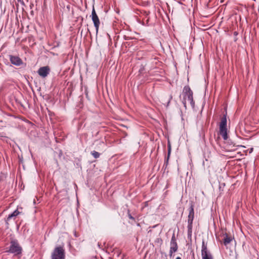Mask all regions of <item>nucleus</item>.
I'll use <instances>...</instances> for the list:
<instances>
[{"instance_id":"nucleus-1","label":"nucleus","mask_w":259,"mask_h":259,"mask_svg":"<svg viewBox=\"0 0 259 259\" xmlns=\"http://www.w3.org/2000/svg\"><path fill=\"white\" fill-rule=\"evenodd\" d=\"M184 98L183 104L185 107L186 106L187 102H188L192 107L194 106V101L193 98V92L189 86H185L183 90Z\"/></svg>"},{"instance_id":"nucleus-2","label":"nucleus","mask_w":259,"mask_h":259,"mask_svg":"<svg viewBox=\"0 0 259 259\" xmlns=\"http://www.w3.org/2000/svg\"><path fill=\"white\" fill-rule=\"evenodd\" d=\"M51 259H65V251L63 246H56L51 254Z\"/></svg>"},{"instance_id":"nucleus-3","label":"nucleus","mask_w":259,"mask_h":259,"mask_svg":"<svg viewBox=\"0 0 259 259\" xmlns=\"http://www.w3.org/2000/svg\"><path fill=\"white\" fill-rule=\"evenodd\" d=\"M21 251L22 248L19 245L17 241H11L8 252L12 253H14L15 254H19L21 253Z\"/></svg>"},{"instance_id":"nucleus-4","label":"nucleus","mask_w":259,"mask_h":259,"mask_svg":"<svg viewBox=\"0 0 259 259\" xmlns=\"http://www.w3.org/2000/svg\"><path fill=\"white\" fill-rule=\"evenodd\" d=\"M201 256L202 259H213L211 254L207 250V246L203 241L202 243Z\"/></svg>"},{"instance_id":"nucleus-5","label":"nucleus","mask_w":259,"mask_h":259,"mask_svg":"<svg viewBox=\"0 0 259 259\" xmlns=\"http://www.w3.org/2000/svg\"><path fill=\"white\" fill-rule=\"evenodd\" d=\"M92 20L94 23V26L95 27L96 33H98L99 31V28L100 24V21L97 16L94 8H93L92 12Z\"/></svg>"},{"instance_id":"nucleus-6","label":"nucleus","mask_w":259,"mask_h":259,"mask_svg":"<svg viewBox=\"0 0 259 259\" xmlns=\"http://www.w3.org/2000/svg\"><path fill=\"white\" fill-rule=\"evenodd\" d=\"M9 59L11 63L17 66H21L23 63L22 60L17 56L9 55Z\"/></svg>"},{"instance_id":"nucleus-7","label":"nucleus","mask_w":259,"mask_h":259,"mask_svg":"<svg viewBox=\"0 0 259 259\" xmlns=\"http://www.w3.org/2000/svg\"><path fill=\"white\" fill-rule=\"evenodd\" d=\"M50 72V67L48 66L40 67L37 73L40 76L43 78L46 77Z\"/></svg>"},{"instance_id":"nucleus-8","label":"nucleus","mask_w":259,"mask_h":259,"mask_svg":"<svg viewBox=\"0 0 259 259\" xmlns=\"http://www.w3.org/2000/svg\"><path fill=\"white\" fill-rule=\"evenodd\" d=\"M194 218V206L192 204H191L190 207L189 208V215L188 217V225L190 226V228L191 226H193V221Z\"/></svg>"},{"instance_id":"nucleus-9","label":"nucleus","mask_w":259,"mask_h":259,"mask_svg":"<svg viewBox=\"0 0 259 259\" xmlns=\"http://www.w3.org/2000/svg\"><path fill=\"white\" fill-rule=\"evenodd\" d=\"M170 249H172L174 251H177L178 249V245L177 242V239L174 233L172 234L170 242Z\"/></svg>"},{"instance_id":"nucleus-10","label":"nucleus","mask_w":259,"mask_h":259,"mask_svg":"<svg viewBox=\"0 0 259 259\" xmlns=\"http://www.w3.org/2000/svg\"><path fill=\"white\" fill-rule=\"evenodd\" d=\"M223 244L225 246H227L232 241V237L230 236H229L227 233L223 234Z\"/></svg>"},{"instance_id":"nucleus-11","label":"nucleus","mask_w":259,"mask_h":259,"mask_svg":"<svg viewBox=\"0 0 259 259\" xmlns=\"http://www.w3.org/2000/svg\"><path fill=\"white\" fill-rule=\"evenodd\" d=\"M220 134L224 140H227L228 137L227 127H220Z\"/></svg>"},{"instance_id":"nucleus-12","label":"nucleus","mask_w":259,"mask_h":259,"mask_svg":"<svg viewBox=\"0 0 259 259\" xmlns=\"http://www.w3.org/2000/svg\"><path fill=\"white\" fill-rule=\"evenodd\" d=\"M227 118L226 116L224 115L221 118V122L220 124V127H227Z\"/></svg>"},{"instance_id":"nucleus-13","label":"nucleus","mask_w":259,"mask_h":259,"mask_svg":"<svg viewBox=\"0 0 259 259\" xmlns=\"http://www.w3.org/2000/svg\"><path fill=\"white\" fill-rule=\"evenodd\" d=\"M19 214V211L18 210H15L14 211H13L11 214H9L7 219V222L9 221L11 219H12L14 217H17Z\"/></svg>"},{"instance_id":"nucleus-14","label":"nucleus","mask_w":259,"mask_h":259,"mask_svg":"<svg viewBox=\"0 0 259 259\" xmlns=\"http://www.w3.org/2000/svg\"><path fill=\"white\" fill-rule=\"evenodd\" d=\"M91 154L93 155V156L95 158H98L100 157V154L96 151H93L91 152Z\"/></svg>"},{"instance_id":"nucleus-15","label":"nucleus","mask_w":259,"mask_h":259,"mask_svg":"<svg viewBox=\"0 0 259 259\" xmlns=\"http://www.w3.org/2000/svg\"><path fill=\"white\" fill-rule=\"evenodd\" d=\"M192 227L193 226H191L190 228V226L188 225V237H191L192 233Z\"/></svg>"},{"instance_id":"nucleus-16","label":"nucleus","mask_w":259,"mask_h":259,"mask_svg":"<svg viewBox=\"0 0 259 259\" xmlns=\"http://www.w3.org/2000/svg\"><path fill=\"white\" fill-rule=\"evenodd\" d=\"M177 252V251H174L172 249H169V255L170 257H171L172 256V254L174 252Z\"/></svg>"},{"instance_id":"nucleus-17","label":"nucleus","mask_w":259,"mask_h":259,"mask_svg":"<svg viewBox=\"0 0 259 259\" xmlns=\"http://www.w3.org/2000/svg\"><path fill=\"white\" fill-rule=\"evenodd\" d=\"M169 158V157H167L165 160L164 165H165V166H166L168 164Z\"/></svg>"},{"instance_id":"nucleus-18","label":"nucleus","mask_w":259,"mask_h":259,"mask_svg":"<svg viewBox=\"0 0 259 259\" xmlns=\"http://www.w3.org/2000/svg\"><path fill=\"white\" fill-rule=\"evenodd\" d=\"M128 217L129 219L133 220H135V218L131 215V214L130 213L129 211L128 212Z\"/></svg>"},{"instance_id":"nucleus-19","label":"nucleus","mask_w":259,"mask_h":259,"mask_svg":"<svg viewBox=\"0 0 259 259\" xmlns=\"http://www.w3.org/2000/svg\"><path fill=\"white\" fill-rule=\"evenodd\" d=\"M170 151H171V149H170V147L169 146V148H168V153H167V157H169L170 156Z\"/></svg>"},{"instance_id":"nucleus-20","label":"nucleus","mask_w":259,"mask_h":259,"mask_svg":"<svg viewBox=\"0 0 259 259\" xmlns=\"http://www.w3.org/2000/svg\"><path fill=\"white\" fill-rule=\"evenodd\" d=\"M171 99H172V96H170V97H169V100H168V103H167V106H168V104L169 103L170 101V100H171Z\"/></svg>"},{"instance_id":"nucleus-21","label":"nucleus","mask_w":259,"mask_h":259,"mask_svg":"<svg viewBox=\"0 0 259 259\" xmlns=\"http://www.w3.org/2000/svg\"><path fill=\"white\" fill-rule=\"evenodd\" d=\"M176 259H182L181 257L178 256Z\"/></svg>"}]
</instances>
